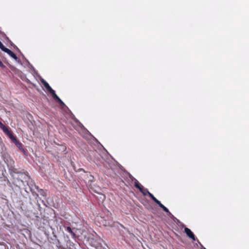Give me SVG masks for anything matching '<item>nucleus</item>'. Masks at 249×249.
Instances as JSON below:
<instances>
[{
    "label": "nucleus",
    "mask_w": 249,
    "mask_h": 249,
    "mask_svg": "<svg viewBox=\"0 0 249 249\" xmlns=\"http://www.w3.org/2000/svg\"><path fill=\"white\" fill-rule=\"evenodd\" d=\"M6 163L10 174L12 176H13L15 174L21 173L20 171L15 167V161L12 159L10 158L9 159H7Z\"/></svg>",
    "instance_id": "1"
},
{
    "label": "nucleus",
    "mask_w": 249,
    "mask_h": 249,
    "mask_svg": "<svg viewBox=\"0 0 249 249\" xmlns=\"http://www.w3.org/2000/svg\"><path fill=\"white\" fill-rule=\"evenodd\" d=\"M11 141L15 143L16 146L21 152L24 154L26 153V151L23 147V144L18 140H17L16 136L13 137Z\"/></svg>",
    "instance_id": "2"
},
{
    "label": "nucleus",
    "mask_w": 249,
    "mask_h": 249,
    "mask_svg": "<svg viewBox=\"0 0 249 249\" xmlns=\"http://www.w3.org/2000/svg\"><path fill=\"white\" fill-rule=\"evenodd\" d=\"M0 128L9 137L11 140L15 137L12 132L9 130L8 128L4 125L2 123L0 124Z\"/></svg>",
    "instance_id": "3"
},
{
    "label": "nucleus",
    "mask_w": 249,
    "mask_h": 249,
    "mask_svg": "<svg viewBox=\"0 0 249 249\" xmlns=\"http://www.w3.org/2000/svg\"><path fill=\"white\" fill-rule=\"evenodd\" d=\"M0 128L9 137L11 140L15 137L12 132L9 130L8 128L4 125L2 123L0 124Z\"/></svg>",
    "instance_id": "4"
},
{
    "label": "nucleus",
    "mask_w": 249,
    "mask_h": 249,
    "mask_svg": "<svg viewBox=\"0 0 249 249\" xmlns=\"http://www.w3.org/2000/svg\"><path fill=\"white\" fill-rule=\"evenodd\" d=\"M184 231L187 235L193 240H196V237L193 232L188 228H185Z\"/></svg>",
    "instance_id": "5"
},
{
    "label": "nucleus",
    "mask_w": 249,
    "mask_h": 249,
    "mask_svg": "<svg viewBox=\"0 0 249 249\" xmlns=\"http://www.w3.org/2000/svg\"><path fill=\"white\" fill-rule=\"evenodd\" d=\"M42 83L46 89L52 94L54 90L50 86L49 84L45 80L42 81Z\"/></svg>",
    "instance_id": "6"
},
{
    "label": "nucleus",
    "mask_w": 249,
    "mask_h": 249,
    "mask_svg": "<svg viewBox=\"0 0 249 249\" xmlns=\"http://www.w3.org/2000/svg\"><path fill=\"white\" fill-rule=\"evenodd\" d=\"M165 212H166L169 216L172 215V213L169 212V210L165 207L161 202L158 204Z\"/></svg>",
    "instance_id": "7"
},
{
    "label": "nucleus",
    "mask_w": 249,
    "mask_h": 249,
    "mask_svg": "<svg viewBox=\"0 0 249 249\" xmlns=\"http://www.w3.org/2000/svg\"><path fill=\"white\" fill-rule=\"evenodd\" d=\"M5 53H7L11 57L14 58L15 60H18V57L12 51L8 49V50L5 52Z\"/></svg>",
    "instance_id": "8"
},
{
    "label": "nucleus",
    "mask_w": 249,
    "mask_h": 249,
    "mask_svg": "<svg viewBox=\"0 0 249 249\" xmlns=\"http://www.w3.org/2000/svg\"><path fill=\"white\" fill-rule=\"evenodd\" d=\"M66 230L68 232L70 233L73 238L76 237L75 233L72 230L70 227H67L66 228Z\"/></svg>",
    "instance_id": "9"
},
{
    "label": "nucleus",
    "mask_w": 249,
    "mask_h": 249,
    "mask_svg": "<svg viewBox=\"0 0 249 249\" xmlns=\"http://www.w3.org/2000/svg\"><path fill=\"white\" fill-rule=\"evenodd\" d=\"M140 191L142 194V195L143 196L148 195L150 193L149 191L147 189L144 188L143 187L142 188V190Z\"/></svg>",
    "instance_id": "10"
},
{
    "label": "nucleus",
    "mask_w": 249,
    "mask_h": 249,
    "mask_svg": "<svg viewBox=\"0 0 249 249\" xmlns=\"http://www.w3.org/2000/svg\"><path fill=\"white\" fill-rule=\"evenodd\" d=\"M148 196L157 204L160 203V201L158 200L151 193H150Z\"/></svg>",
    "instance_id": "11"
},
{
    "label": "nucleus",
    "mask_w": 249,
    "mask_h": 249,
    "mask_svg": "<svg viewBox=\"0 0 249 249\" xmlns=\"http://www.w3.org/2000/svg\"><path fill=\"white\" fill-rule=\"evenodd\" d=\"M135 187L138 189L140 191L142 190L143 186L138 182V180H136L135 182Z\"/></svg>",
    "instance_id": "12"
},
{
    "label": "nucleus",
    "mask_w": 249,
    "mask_h": 249,
    "mask_svg": "<svg viewBox=\"0 0 249 249\" xmlns=\"http://www.w3.org/2000/svg\"><path fill=\"white\" fill-rule=\"evenodd\" d=\"M53 98L54 99V100H55L57 102H58L60 100H61L59 97L56 94L55 92V91L54 92H53L52 94H51Z\"/></svg>",
    "instance_id": "13"
},
{
    "label": "nucleus",
    "mask_w": 249,
    "mask_h": 249,
    "mask_svg": "<svg viewBox=\"0 0 249 249\" xmlns=\"http://www.w3.org/2000/svg\"><path fill=\"white\" fill-rule=\"evenodd\" d=\"M53 98L54 99V100H55L57 102H58L60 100H61L59 97L56 94L55 92V91L54 92H53L52 94H51Z\"/></svg>",
    "instance_id": "14"
},
{
    "label": "nucleus",
    "mask_w": 249,
    "mask_h": 249,
    "mask_svg": "<svg viewBox=\"0 0 249 249\" xmlns=\"http://www.w3.org/2000/svg\"><path fill=\"white\" fill-rule=\"evenodd\" d=\"M0 49L4 52L8 50V48H6L1 41H0Z\"/></svg>",
    "instance_id": "15"
},
{
    "label": "nucleus",
    "mask_w": 249,
    "mask_h": 249,
    "mask_svg": "<svg viewBox=\"0 0 249 249\" xmlns=\"http://www.w3.org/2000/svg\"><path fill=\"white\" fill-rule=\"evenodd\" d=\"M58 103L60 104V105L62 107H64L65 106L64 103L61 100H60Z\"/></svg>",
    "instance_id": "16"
},
{
    "label": "nucleus",
    "mask_w": 249,
    "mask_h": 249,
    "mask_svg": "<svg viewBox=\"0 0 249 249\" xmlns=\"http://www.w3.org/2000/svg\"><path fill=\"white\" fill-rule=\"evenodd\" d=\"M57 247L59 249H66L64 247L60 244L59 242L58 243V245H57Z\"/></svg>",
    "instance_id": "17"
},
{
    "label": "nucleus",
    "mask_w": 249,
    "mask_h": 249,
    "mask_svg": "<svg viewBox=\"0 0 249 249\" xmlns=\"http://www.w3.org/2000/svg\"><path fill=\"white\" fill-rule=\"evenodd\" d=\"M3 145H4V144L2 142V139H1V137L0 136V147L2 148V147L3 146Z\"/></svg>",
    "instance_id": "18"
},
{
    "label": "nucleus",
    "mask_w": 249,
    "mask_h": 249,
    "mask_svg": "<svg viewBox=\"0 0 249 249\" xmlns=\"http://www.w3.org/2000/svg\"><path fill=\"white\" fill-rule=\"evenodd\" d=\"M0 67L2 68H5V66L3 65V64L0 60Z\"/></svg>",
    "instance_id": "19"
},
{
    "label": "nucleus",
    "mask_w": 249,
    "mask_h": 249,
    "mask_svg": "<svg viewBox=\"0 0 249 249\" xmlns=\"http://www.w3.org/2000/svg\"><path fill=\"white\" fill-rule=\"evenodd\" d=\"M0 123H1V121H0Z\"/></svg>",
    "instance_id": "20"
}]
</instances>
